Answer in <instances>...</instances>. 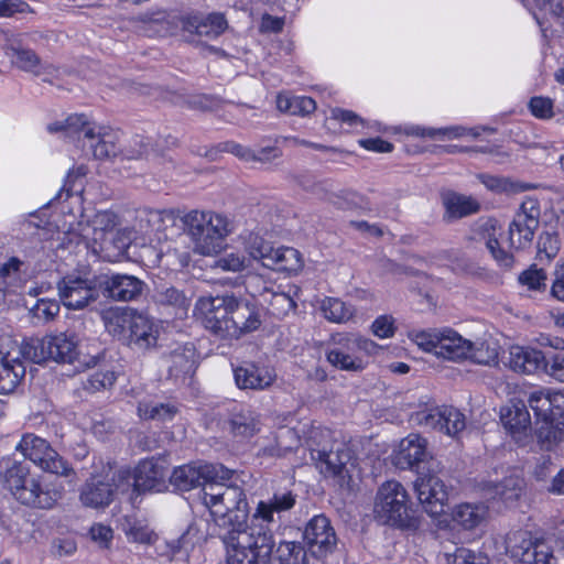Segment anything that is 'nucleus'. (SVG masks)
<instances>
[{
	"label": "nucleus",
	"instance_id": "37",
	"mask_svg": "<svg viewBox=\"0 0 564 564\" xmlns=\"http://www.w3.org/2000/svg\"><path fill=\"white\" fill-rule=\"evenodd\" d=\"M442 203L445 208L444 217L447 220L459 219L473 215L479 210V203L471 196L447 191L442 194Z\"/></svg>",
	"mask_w": 564,
	"mask_h": 564
},
{
	"label": "nucleus",
	"instance_id": "62",
	"mask_svg": "<svg viewBox=\"0 0 564 564\" xmlns=\"http://www.w3.org/2000/svg\"><path fill=\"white\" fill-rule=\"evenodd\" d=\"M89 534L91 540L98 543L100 547H108L113 538L112 529L102 523L93 524Z\"/></svg>",
	"mask_w": 564,
	"mask_h": 564
},
{
	"label": "nucleus",
	"instance_id": "38",
	"mask_svg": "<svg viewBox=\"0 0 564 564\" xmlns=\"http://www.w3.org/2000/svg\"><path fill=\"white\" fill-rule=\"evenodd\" d=\"M541 542H533L527 531L510 533L506 539V552L516 562L530 564L534 560L535 545Z\"/></svg>",
	"mask_w": 564,
	"mask_h": 564
},
{
	"label": "nucleus",
	"instance_id": "35",
	"mask_svg": "<svg viewBox=\"0 0 564 564\" xmlns=\"http://www.w3.org/2000/svg\"><path fill=\"white\" fill-rule=\"evenodd\" d=\"M426 456V440L419 434H410L399 443L395 464L401 468H410L424 460Z\"/></svg>",
	"mask_w": 564,
	"mask_h": 564
},
{
	"label": "nucleus",
	"instance_id": "33",
	"mask_svg": "<svg viewBox=\"0 0 564 564\" xmlns=\"http://www.w3.org/2000/svg\"><path fill=\"white\" fill-rule=\"evenodd\" d=\"M229 429L234 437L250 438L261 430L260 415L249 406H239L231 414Z\"/></svg>",
	"mask_w": 564,
	"mask_h": 564
},
{
	"label": "nucleus",
	"instance_id": "39",
	"mask_svg": "<svg viewBox=\"0 0 564 564\" xmlns=\"http://www.w3.org/2000/svg\"><path fill=\"white\" fill-rule=\"evenodd\" d=\"M534 6L533 15L542 26V19L546 18L554 28L564 32V0H527Z\"/></svg>",
	"mask_w": 564,
	"mask_h": 564
},
{
	"label": "nucleus",
	"instance_id": "23",
	"mask_svg": "<svg viewBox=\"0 0 564 564\" xmlns=\"http://www.w3.org/2000/svg\"><path fill=\"white\" fill-rule=\"evenodd\" d=\"M304 541L311 553L316 556H323L334 550L337 539L329 520L325 516L319 514L315 516L306 524Z\"/></svg>",
	"mask_w": 564,
	"mask_h": 564
},
{
	"label": "nucleus",
	"instance_id": "30",
	"mask_svg": "<svg viewBox=\"0 0 564 564\" xmlns=\"http://www.w3.org/2000/svg\"><path fill=\"white\" fill-rule=\"evenodd\" d=\"M131 307L111 306L101 312V321L106 332L122 344L129 345L132 332Z\"/></svg>",
	"mask_w": 564,
	"mask_h": 564
},
{
	"label": "nucleus",
	"instance_id": "29",
	"mask_svg": "<svg viewBox=\"0 0 564 564\" xmlns=\"http://www.w3.org/2000/svg\"><path fill=\"white\" fill-rule=\"evenodd\" d=\"M262 265L267 269L286 273L297 274L304 267L301 252L293 247L272 246Z\"/></svg>",
	"mask_w": 564,
	"mask_h": 564
},
{
	"label": "nucleus",
	"instance_id": "47",
	"mask_svg": "<svg viewBox=\"0 0 564 564\" xmlns=\"http://www.w3.org/2000/svg\"><path fill=\"white\" fill-rule=\"evenodd\" d=\"M170 372L177 377L180 373H189L194 369V348L193 346H184L175 349L170 356Z\"/></svg>",
	"mask_w": 564,
	"mask_h": 564
},
{
	"label": "nucleus",
	"instance_id": "56",
	"mask_svg": "<svg viewBox=\"0 0 564 564\" xmlns=\"http://www.w3.org/2000/svg\"><path fill=\"white\" fill-rule=\"evenodd\" d=\"M370 332L379 339L392 338L397 332L395 318L388 314L377 316L370 325Z\"/></svg>",
	"mask_w": 564,
	"mask_h": 564
},
{
	"label": "nucleus",
	"instance_id": "21",
	"mask_svg": "<svg viewBox=\"0 0 564 564\" xmlns=\"http://www.w3.org/2000/svg\"><path fill=\"white\" fill-rule=\"evenodd\" d=\"M144 282L129 274H101L99 275V289L104 295L117 302H130L141 296Z\"/></svg>",
	"mask_w": 564,
	"mask_h": 564
},
{
	"label": "nucleus",
	"instance_id": "4",
	"mask_svg": "<svg viewBox=\"0 0 564 564\" xmlns=\"http://www.w3.org/2000/svg\"><path fill=\"white\" fill-rule=\"evenodd\" d=\"M528 404L545 424L536 433L539 445L544 451L554 449L564 441V389H534L528 394Z\"/></svg>",
	"mask_w": 564,
	"mask_h": 564
},
{
	"label": "nucleus",
	"instance_id": "2",
	"mask_svg": "<svg viewBox=\"0 0 564 564\" xmlns=\"http://www.w3.org/2000/svg\"><path fill=\"white\" fill-rule=\"evenodd\" d=\"M35 364L54 360L63 364L78 361L80 366L93 367L97 364L95 356L82 355L80 348L73 336L65 333L48 335L43 338H30L21 347L10 336L0 337V365L8 376L17 379L24 369L20 362V356Z\"/></svg>",
	"mask_w": 564,
	"mask_h": 564
},
{
	"label": "nucleus",
	"instance_id": "32",
	"mask_svg": "<svg viewBox=\"0 0 564 564\" xmlns=\"http://www.w3.org/2000/svg\"><path fill=\"white\" fill-rule=\"evenodd\" d=\"M523 485V479L519 475L512 474L499 484L484 482L480 489L488 500H500L505 505H509L520 497Z\"/></svg>",
	"mask_w": 564,
	"mask_h": 564
},
{
	"label": "nucleus",
	"instance_id": "13",
	"mask_svg": "<svg viewBox=\"0 0 564 564\" xmlns=\"http://www.w3.org/2000/svg\"><path fill=\"white\" fill-rule=\"evenodd\" d=\"M410 421L414 425L436 430L448 436H456L466 426L465 415L453 406L425 404L410 415Z\"/></svg>",
	"mask_w": 564,
	"mask_h": 564
},
{
	"label": "nucleus",
	"instance_id": "50",
	"mask_svg": "<svg viewBox=\"0 0 564 564\" xmlns=\"http://www.w3.org/2000/svg\"><path fill=\"white\" fill-rule=\"evenodd\" d=\"M280 564H305V551L297 542H281L276 549Z\"/></svg>",
	"mask_w": 564,
	"mask_h": 564
},
{
	"label": "nucleus",
	"instance_id": "31",
	"mask_svg": "<svg viewBox=\"0 0 564 564\" xmlns=\"http://www.w3.org/2000/svg\"><path fill=\"white\" fill-rule=\"evenodd\" d=\"M488 507L484 502H460L451 511L452 521L464 530H475L488 518Z\"/></svg>",
	"mask_w": 564,
	"mask_h": 564
},
{
	"label": "nucleus",
	"instance_id": "25",
	"mask_svg": "<svg viewBox=\"0 0 564 564\" xmlns=\"http://www.w3.org/2000/svg\"><path fill=\"white\" fill-rule=\"evenodd\" d=\"M235 382L239 389L264 390L272 386L276 375L272 367L245 362L234 369Z\"/></svg>",
	"mask_w": 564,
	"mask_h": 564
},
{
	"label": "nucleus",
	"instance_id": "58",
	"mask_svg": "<svg viewBox=\"0 0 564 564\" xmlns=\"http://www.w3.org/2000/svg\"><path fill=\"white\" fill-rule=\"evenodd\" d=\"M116 381V373L111 370L96 371L87 380L86 389L99 391L110 388Z\"/></svg>",
	"mask_w": 564,
	"mask_h": 564
},
{
	"label": "nucleus",
	"instance_id": "20",
	"mask_svg": "<svg viewBox=\"0 0 564 564\" xmlns=\"http://www.w3.org/2000/svg\"><path fill=\"white\" fill-rule=\"evenodd\" d=\"M133 488L138 492H161L167 488L169 466L164 458L141 460L133 470Z\"/></svg>",
	"mask_w": 564,
	"mask_h": 564
},
{
	"label": "nucleus",
	"instance_id": "51",
	"mask_svg": "<svg viewBox=\"0 0 564 564\" xmlns=\"http://www.w3.org/2000/svg\"><path fill=\"white\" fill-rule=\"evenodd\" d=\"M250 259L240 251L225 253L215 261L214 267L225 272H241L250 267Z\"/></svg>",
	"mask_w": 564,
	"mask_h": 564
},
{
	"label": "nucleus",
	"instance_id": "41",
	"mask_svg": "<svg viewBox=\"0 0 564 564\" xmlns=\"http://www.w3.org/2000/svg\"><path fill=\"white\" fill-rule=\"evenodd\" d=\"M7 54L11 57L12 63L22 70L47 76L57 72L52 65H43L37 55L31 50L11 48L10 53Z\"/></svg>",
	"mask_w": 564,
	"mask_h": 564
},
{
	"label": "nucleus",
	"instance_id": "61",
	"mask_svg": "<svg viewBox=\"0 0 564 564\" xmlns=\"http://www.w3.org/2000/svg\"><path fill=\"white\" fill-rule=\"evenodd\" d=\"M276 444L282 451H292L301 444V436L295 429H282L276 436Z\"/></svg>",
	"mask_w": 564,
	"mask_h": 564
},
{
	"label": "nucleus",
	"instance_id": "6",
	"mask_svg": "<svg viewBox=\"0 0 564 564\" xmlns=\"http://www.w3.org/2000/svg\"><path fill=\"white\" fill-rule=\"evenodd\" d=\"M330 345L326 350L327 361L339 370L351 372L365 370L370 358L378 356L383 349L371 338L354 332L333 334Z\"/></svg>",
	"mask_w": 564,
	"mask_h": 564
},
{
	"label": "nucleus",
	"instance_id": "17",
	"mask_svg": "<svg viewBox=\"0 0 564 564\" xmlns=\"http://www.w3.org/2000/svg\"><path fill=\"white\" fill-rule=\"evenodd\" d=\"M414 491L423 510L431 518L444 514L449 500V487L435 473H421L414 481Z\"/></svg>",
	"mask_w": 564,
	"mask_h": 564
},
{
	"label": "nucleus",
	"instance_id": "36",
	"mask_svg": "<svg viewBox=\"0 0 564 564\" xmlns=\"http://www.w3.org/2000/svg\"><path fill=\"white\" fill-rule=\"evenodd\" d=\"M177 213L174 209H141L138 212L139 230L143 234L162 232L174 226Z\"/></svg>",
	"mask_w": 564,
	"mask_h": 564
},
{
	"label": "nucleus",
	"instance_id": "18",
	"mask_svg": "<svg viewBox=\"0 0 564 564\" xmlns=\"http://www.w3.org/2000/svg\"><path fill=\"white\" fill-rule=\"evenodd\" d=\"M540 204L536 198H525L509 226V243L513 249L531 245L540 223Z\"/></svg>",
	"mask_w": 564,
	"mask_h": 564
},
{
	"label": "nucleus",
	"instance_id": "43",
	"mask_svg": "<svg viewBox=\"0 0 564 564\" xmlns=\"http://www.w3.org/2000/svg\"><path fill=\"white\" fill-rule=\"evenodd\" d=\"M500 346L495 339L471 343V351L467 358L474 362L486 366L498 364Z\"/></svg>",
	"mask_w": 564,
	"mask_h": 564
},
{
	"label": "nucleus",
	"instance_id": "10",
	"mask_svg": "<svg viewBox=\"0 0 564 564\" xmlns=\"http://www.w3.org/2000/svg\"><path fill=\"white\" fill-rule=\"evenodd\" d=\"M48 131L59 132L64 131L68 137H84L87 141L91 153L96 159H106L116 155L117 147V133L111 130H104L88 122L84 115H70L64 121L54 122L48 126Z\"/></svg>",
	"mask_w": 564,
	"mask_h": 564
},
{
	"label": "nucleus",
	"instance_id": "5",
	"mask_svg": "<svg viewBox=\"0 0 564 564\" xmlns=\"http://www.w3.org/2000/svg\"><path fill=\"white\" fill-rule=\"evenodd\" d=\"M3 482L18 501L32 508L50 509L63 495L62 486L44 484L41 476L31 475L23 463L15 462L7 468Z\"/></svg>",
	"mask_w": 564,
	"mask_h": 564
},
{
	"label": "nucleus",
	"instance_id": "63",
	"mask_svg": "<svg viewBox=\"0 0 564 564\" xmlns=\"http://www.w3.org/2000/svg\"><path fill=\"white\" fill-rule=\"evenodd\" d=\"M543 369L550 377L564 382V354H556L549 361L544 359Z\"/></svg>",
	"mask_w": 564,
	"mask_h": 564
},
{
	"label": "nucleus",
	"instance_id": "19",
	"mask_svg": "<svg viewBox=\"0 0 564 564\" xmlns=\"http://www.w3.org/2000/svg\"><path fill=\"white\" fill-rule=\"evenodd\" d=\"M306 443L312 451V456L315 458L314 452H316L317 459L324 465L321 467L322 471L327 476L338 477L341 486L350 487L354 478L359 476L356 469V462L350 451L345 446L337 447L336 451L326 452L325 449H314L308 440Z\"/></svg>",
	"mask_w": 564,
	"mask_h": 564
},
{
	"label": "nucleus",
	"instance_id": "46",
	"mask_svg": "<svg viewBox=\"0 0 564 564\" xmlns=\"http://www.w3.org/2000/svg\"><path fill=\"white\" fill-rule=\"evenodd\" d=\"M177 413V408L171 403L140 402L138 414L144 420L169 421Z\"/></svg>",
	"mask_w": 564,
	"mask_h": 564
},
{
	"label": "nucleus",
	"instance_id": "12",
	"mask_svg": "<svg viewBox=\"0 0 564 564\" xmlns=\"http://www.w3.org/2000/svg\"><path fill=\"white\" fill-rule=\"evenodd\" d=\"M15 448L44 471L64 477H75L70 465L42 437L25 434Z\"/></svg>",
	"mask_w": 564,
	"mask_h": 564
},
{
	"label": "nucleus",
	"instance_id": "59",
	"mask_svg": "<svg viewBox=\"0 0 564 564\" xmlns=\"http://www.w3.org/2000/svg\"><path fill=\"white\" fill-rule=\"evenodd\" d=\"M538 248H539L538 254H539L540 259H542V257L544 254L545 258L550 260L557 254V252L560 250V240H558L557 236H555V235L543 234V235H541V237L539 239Z\"/></svg>",
	"mask_w": 564,
	"mask_h": 564
},
{
	"label": "nucleus",
	"instance_id": "40",
	"mask_svg": "<svg viewBox=\"0 0 564 564\" xmlns=\"http://www.w3.org/2000/svg\"><path fill=\"white\" fill-rule=\"evenodd\" d=\"M227 28V21L221 13H209L205 17H192L186 22V29L198 35L216 37Z\"/></svg>",
	"mask_w": 564,
	"mask_h": 564
},
{
	"label": "nucleus",
	"instance_id": "3",
	"mask_svg": "<svg viewBox=\"0 0 564 564\" xmlns=\"http://www.w3.org/2000/svg\"><path fill=\"white\" fill-rule=\"evenodd\" d=\"M181 220L194 252L203 257L219 254L227 237L234 231V224L227 216L212 210L194 209Z\"/></svg>",
	"mask_w": 564,
	"mask_h": 564
},
{
	"label": "nucleus",
	"instance_id": "26",
	"mask_svg": "<svg viewBox=\"0 0 564 564\" xmlns=\"http://www.w3.org/2000/svg\"><path fill=\"white\" fill-rule=\"evenodd\" d=\"M500 227L497 220L486 219L477 225L474 230L473 239L485 243L495 261L503 268H511L513 264V256L509 251L500 248L498 236Z\"/></svg>",
	"mask_w": 564,
	"mask_h": 564
},
{
	"label": "nucleus",
	"instance_id": "1",
	"mask_svg": "<svg viewBox=\"0 0 564 564\" xmlns=\"http://www.w3.org/2000/svg\"><path fill=\"white\" fill-rule=\"evenodd\" d=\"M229 479H214L205 486L202 501L215 521L227 532L221 536L227 564H270L275 546L273 535L263 525L274 522V514L291 510L296 496L291 490L275 491L260 500L248 524L249 506L245 490Z\"/></svg>",
	"mask_w": 564,
	"mask_h": 564
},
{
	"label": "nucleus",
	"instance_id": "22",
	"mask_svg": "<svg viewBox=\"0 0 564 564\" xmlns=\"http://www.w3.org/2000/svg\"><path fill=\"white\" fill-rule=\"evenodd\" d=\"M499 420L505 431L517 442L523 443L531 432V415L524 402L510 400L500 406Z\"/></svg>",
	"mask_w": 564,
	"mask_h": 564
},
{
	"label": "nucleus",
	"instance_id": "34",
	"mask_svg": "<svg viewBox=\"0 0 564 564\" xmlns=\"http://www.w3.org/2000/svg\"><path fill=\"white\" fill-rule=\"evenodd\" d=\"M316 307L322 316L333 324H347L351 322L357 314L355 305L333 296L318 299L316 301Z\"/></svg>",
	"mask_w": 564,
	"mask_h": 564
},
{
	"label": "nucleus",
	"instance_id": "16",
	"mask_svg": "<svg viewBox=\"0 0 564 564\" xmlns=\"http://www.w3.org/2000/svg\"><path fill=\"white\" fill-rule=\"evenodd\" d=\"M231 299L229 294L200 296L195 304L194 315L206 329L226 338L225 327L230 321Z\"/></svg>",
	"mask_w": 564,
	"mask_h": 564
},
{
	"label": "nucleus",
	"instance_id": "64",
	"mask_svg": "<svg viewBox=\"0 0 564 564\" xmlns=\"http://www.w3.org/2000/svg\"><path fill=\"white\" fill-rule=\"evenodd\" d=\"M551 293L558 301L564 302V262L557 261L554 270V281Z\"/></svg>",
	"mask_w": 564,
	"mask_h": 564
},
{
	"label": "nucleus",
	"instance_id": "42",
	"mask_svg": "<svg viewBox=\"0 0 564 564\" xmlns=\"http://www.w3.org/2000/svg\"><path fill=\"white\" fill-rule=\"evenodd\" d=\"M122 530L130 542L153 544L158 540V535L149 528L147 521L134 517L124 518Z\"/></svg>",
	"mask_w": 564,
	"mask_h": 564
},
{
	"label": "nucleus",
	"instance_id": "9",
	"mask_svg": "<svg viewBox=\"0 0 564 564\" xmlns=\"http://www.w3.org/2000/svg\"><path fill=\"white\" fill-rule=\"evenodd\" d=\"M410 511V496L401 482L388 480L378 488L373 501V517L379 523L404 528L409 524Z\"/></svg>",
	"mask_w": 564,
	"mask_h": 564
},
{
	"label": "nucleus",
	"instance_id": "53",
	"mask_svg": "<svg viewBox=\"0 0 564 564\" xmlns=\"http://www.w3.org/2000/svg\"><path fill=\"white\" fill-rule=\"evenodd\" d=\"M22 264L20 259L12 257L0 267V290L3 296L12 292L13 282L17 281Z\"/></svg>",
	"mask_w": 564,
	"mask_h": 564
},
{
	"label": "nucleus",
	"instance_id": "60",
	"mask_svg": "<svg viewBox=\"0 0 564 564\" xmlns=\"http://www.w3.org/2000/svg\"><path fill=\"white\" fill-rule=\"evenodd\" d=\"M532 115L539 119H550L553 116V101L545 97H533L529 102Z\"/></svg>",
	"mask_w": 564,
	"mask_h": 564
},
{
	"label": "nucleus",
	"instance_id": "45",
	"mask_svg": "<svg viewBox=\"0 0 564 564\" xmlns=\"http://www.w3.org/2000/svg\"><path fill=\"white\" fill-rule=\"evenodd\" d=\"M254 296L257 294L263 296L264 302L270 306L272 314L282 316L293 311L296 306L294 300L284 292H272L268 288L262 291H250Z\"/></svg>",
	"mask_w": 564,
	"mask_h": 564
},
{
	"label": "nucleus",
	"instance_id": "11",
	"mask_svg": "<svg viewBox=\"0 0 564 564\" xmlns=\"http://www.w3.org/2000/svg\"><path fill=\"white\" fill-rule=\"evenodd\" d=\"M95 471L79 489V501L86 508L105 509L108 507L117 491H124L128 487L115 482V475L109 463L99 459L94 463ZM127 486L129 484L127 482Z\"/></svg>",
	"mask_w": 564,
	"mask_h": 564
},
{
	"label": "nucleus",
	"instance_id": "55",
	"mask_svg": "<svg viewBox=\"0 0 564 564\" xmlns=\"http://www.w3.org/2000/svg\"><path fill=\"white\" fill-rule=\"evenodd\" d=\"M519 283L529 290L540 291L546 288V273L536 265H531L519 275Z\"/></svg>",
	"mask_w": 564,
	"mask_h": 564
},
{
	"label": "nucleus",
	"instance_id": "48",
	"mask_svg": "<svg viewBox=\"0 0 564 564\" xmlns=\"http://www.w3.org/2000/svg\"><path fill=\"white\" fill-rule=\"evenodd\" d=\"M86 174L87 167L85 165L74 166L73 169L69 170V172L66 175L63 188L66 193V198L75 203H80L83 182Z\"/></svg>",
	"mask_w": 564,
	"mask_h": 564
},
{
	"label": "nucleus",
	"instance_id": "7",
	"mask_svg": "<svg viewBox=\"0 0 564 564\" xmlns=\"http://www.w3.org/2000/svg\"><path fill=\"white\" fill-rule=\"evenodd\" d=\"M409 339L421 350L446 360L467 359L471 341L449 327L411 330Z\"/></svg>",
	"mask_w": 564,
	"mask_h": 564
},
{
	"label": "nucleus",
	"instance_id": "49",
	"mask_svg": "<svg viewBox=\"0 0 564 564\" xmlns=\"http://www.w3.org/2000/svg\"><path fill=\"white\" fill-rule=\"evenodd\" d=\"M444 564H492L488 555L475 553L466 547H456L453 553L444 554Z\"/></svg>",
	"mask_w": 564,
	"mask_h": 564
},
{
	"label": "nucleus",
	"instance_id": "44",
	"mask_svg": "<svg viewBox=\"0 0 564 564\" xmlns=\"http://www.w3.org/2000/svg\"><path fill=\"white\" fill-rule=\"evenodd\" d=\"M239 239L241 240L245 252L248 253L247 258H249L250 261L257 260L262 264L272 245L260 234L254 231L241 234Z\"/></svg>",
	"mask_w": 564,
	"mask_h": 564
},
{
	"label": "nucleus",
	"instance_id": "14",
	"mask_svg": "<svg viewBox=\"0 0 564 564\" xmlns=\"http://www.w3.org/2000/svg\"><path fill=\"white\" fill-rule=\"evenodd\" d=\"M99 275L67 274L58 283L59 299L68 310H83L99 296Z\"/></svg>",
	"mask_w": 564,
	"mask_h": 564
},
{
	"label": "nucleus",
	"instance_id": "54",
	"mask_svg": "<svg viewBox=\"0 0 564 564\" xmlns=\"http://www.w3.org/2000/svg\"><path fill=\"white\" fill-rule=\"evenodd\" d=\"M30 313L41 323L53 321L59 313V303L56 300L40 299L31 306Z\"/></svg>",
	"mask_w": 564,
	"mask_h": 564
},
{
	"label": "nucleus",
	"instance_id": "15",
	"mask_svg": "<svg viewBox=\"0 0 564 564\" xmlns=\"http://www.w3.org/2000/svg\"><path fill=\"white\" fill-rule=\"evenodd\" d=\"M232 475V470L219 464L192 463L175 468L169 478L181 490L202 487V495H204L208 482L214 479H229Z\"/></svg>",
	"mask_w": 564,
	"mask_h": 564
},
{
	"label": "nucleus",
	"instance_id": "52",
	"mask_svg": "<svg viewBox=\"0 0 564 564\" xmlns=\"http://www.w3.org/2000/svg\"><path fill=\"white\" fill-rule=\"evenodd\" d=\"M408 133L420 137H429L436 138L437 135H447L448 138H460L467 134L473 135L474 138L478 135L474 129H466L463 127H454L449 129H426L422 127H411L408 130Z\"/></svg>",
	"mask_w": 564,
	"mask_h": 564
},
{
	"label": "nucleus",
	"instance_id": "27",
	"mask_svg": "<svg viewBox=\"0 0 564 564\" xmlns=\"http://www.w3.org/2000/svg\"><path fill=\"white\" fill-rule=\"evenodd\" d=\"M132 332L129 345L138 349H149L156 345L161 325L152 316L133 308Z\"/></svg>",
	"mask_w": 564,
	"mask_h": 564
},
{
	"label": "nucleus",
	"instance_id": "28",
	"mask_svg": "<svg viewBox=\"0 0 564 564\" xmlns=\"http://www.w3.org/2000/svg\"><path fill=\"white\" fill-rule=\"evenodd\" d=\"M544 358V354L533 347L511 345L505 364L514 372L533 375L543 368Z\"/></svg>",
	"mask_w": 564,
	"mask_h": 564
},
{
	"label": "nucleus",
	"instance_id": "57",
	"mask_svg": "<svg viewBox=\"0 0 564 564\" xmlns=\"http://www.w3.org/2000/svg\"><path fill=\"white\" fill-rule=\"evenodd\" d=\"M313 194L323 202L329 203L337 208L345 209L349 207L347 199L348 193H335L327 188L325 184H316L312 188Z\"/></svg>",
	"mask_w": 564,
	"mask_h": 564
},
{
	"label": "nucleus",
	"instance_id": "8",
	"mask_svg": "<svg viewBox=\"0 0 564 564\" xmlns=\"http://www.w3.org/2000/svg\"><path fill=\"white\" fill-rule=\"evenodd\" d=\"M80 216L82 220L76 225L65 221L64 227L67 225V228L63 230V240L77 245L85 242L95 253L102 251L107 234L118 224L117 215L110 210H100L94 215L82 213Z\"/></svg>",
	"mask_w": 564,
	"mask_h": 564
},
{
	"label": "nucleus",
	"instance_id": "24",
	"mask_svg": "<svg viewBox=\"0 0 564 564\" xmlns=\"http://www.w3.org/2000/svg\"><path fill=\"white\" fill-rule=\"evenodd\" d=\"M230 321L228 322L226 338H239L253 332L261 325L260 316L254 306L240 301L232 295Z\"/></svg>",
	"mask_w": 564,
	"mask_h": 564
}]
</instances>
